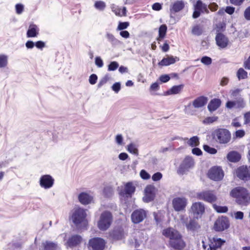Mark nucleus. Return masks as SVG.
Here are the masks:
<instances>
[{
  "label": "nucleus",
  "instance_id": "nucleus-46",
  "mask_svg": "<svg viewBox=\"0 0 250 250\" xmlns=\"http://www.w3.org/2000/svg\"><path fill=\"white\" fill-rule=\"evenodd\" d=\"M94 6L96 9L100 11H103L106 5L104 2L100 0L95 2Z\"/></svg>",
  "mask_w": 250,
  "mask_h": 250
},
{
  "label": "nucleus",
  "instance_id": "nucleus-57",
  "mask_svg": "<svg viewBox=\"0 0 250 250\" xmlns=\"http://www.w3.org/2000/svg\"><path fill=\"white\" fill-rule=\"evenodd\" d=\"M245 135V132L243 129H239L235 131V136L236 138H241Z\"/></svg>",
  "mask_w": 250,
  "mask_h": 250
},
{
  "label": "nucleus",
  "instance_id": "nucleus-15",
  "mask_svg": "<svg viewBox=\"0 0 250 250\" xmlns=\"http://www.w3.org/2000/svg\"><path fill=\"white\" fill-rule=\"evenodd\" d=\"M187 205V200L184 197L175 198L172 200V205L174 210L180 211L185 210Z\"/></svg>",
  "mask_w": 250,
  "mask_h": 250
},
{
  "label": "nucleus",
  "instance_id": "nucleus-59",
  "mask_svg": "<svg viewBox=\"0 0 250 250\" xmlns=\"http://www.w3.org/2000/svg\"><path fill=\"white\" fill-rule=\"evenodd\" d=\"M112 89L117 93L121 89V83L119 82L115 83L112 86Z\"/></svg>",
  "mask_w": 250,
  "mask_h": 250
},
{
  "label": "nucleus",
  "instance_id": "nucleus-64",
  "mask_svg": "<svg viewBox=\"0 0 250 250\" xmlns=\"http://www.w3.org/2000/svg\"><path fill=\"white\" fill-rule=\"evenodd\" d=\"M234 217L236 219L242 220L244 218V213L238 211L234 213Z\"/></svg>",
  "mask_w": 250,
  "mask_h": 250
},
{
  "label": "nucleus",
  "instance_id": "nucleus-25",
  "mask_svg": "<svg viewBox=\"0 0 250 250\" xmlns=\"http://www.w3.org/2000/svg\"><path fill=\"white\" fill-rule=\"evenodd\" d=\"M225 242V241L221 238L213 237L212 239H210L209 243L208 244L209 247L208 248V250H216L218 248H220Z\"/></svg>",
  "mask_w": 250,
  "mask_h": 250
},
{
  "label": "nucleus",
  "instance_id": "nucleus-45",
  "mask_svg": "<svg viewBox=\"0 0 250 250\" xmlns=\"http://www.w3.org/2000/svg\"><path fill=\"white\" fill-rule=\"evenodd\" d=\"M247 72L243 68H239L237 72V76L239 80L244 79L247 77Z\"/></svg>",
  "mask_w": 250,
  "mask_h": 250
},
{
  "label": "nucleus",
  "instance_id": "nucleus-35",
  "mask_svg": "<svg viewBox=\"0 0 250 250\" xmlns=\"http://www.w3.org/2000/svg\"><path fill=\"white\" fill-rule=\"evenodd\" d=\"M44 250H56L57 248V244L50 241H45L43 243Z\"/></svg>",
  "mask_w": 250,
  "mask_h": 250
},
{
  "label": "nucleus",
  "instance_id": "nucleus-36",
  "mask_svg": "<svg viewBox=\"0 0 250 250\" xmlns=\"http://www.w3.org/2000/svg\"><path fill=\"white\" fill-rule=\"evenodd\" d=\"M242 91V89L235 88L230 91V97L234 100L242 98L241 93Z\"/></svg>",
  "mask_w": 250,
  "mask_h": 250
},
{
  "label": "nucleus",
  "instance_id": "nucleus-61",
  "mask_svg": "<svg viewBox=\"0 0 250 250\" xmlns=\"http://www.w3.org/2000/svg\"><path fill=\"white\" fill-rule=\"evenodd\" d=\"M231 125L235 127H239L241 126V124L238 121V118H235L232 120Z\"/></svg>",
  "mask_w": 250,
  "mask_h": 250
},
{
  "label": "nucleus",
  "instance_id": "nucleus-33",
  "mask_svg": "<svg viewBox=\"0 0 250 250\" xmlns=\"http://www.w3.org/2000/svg\"><path fill=\"white\" fill-rule=\"evenodd\" d=\"M227 159L231 162H237L240 160L241 156L237 152L232 151L228 154Z\"/></svg>",
  "mask_w": 250,
  "mask_h": 250
},
{
  "label": "nucleus",
  "instance_id": "nucleus-1",
  "mask_svg": "<svg viewBox=\"0 0 250 250\" xmlns=\"http://www.w3.org/2000/svg\"><path fill=\"white\" fill-rule=\"evenodd\" d=\"M230 195L235 198L236 202L240 205L247 206L250 203V193L243 187L233 188L230 192Z\"/></svg>",
  "mask_w": 250,
  "mask_h": 250
},
{
  "label": "nucleus",
  "instance_id": "nucleus-52",
  "mask_svg": "<svg viewBox=\"0 0 250 250\" xmlns=\"http://www.w3.org/2000/svg\"><path fill=\"white\" fill-rule=\"evenodd\" d=\"M140 175L141 177L144 180H147L150 178V174L144 169L141 170Z\"/></svg>",
  "mask_w": 250,
  "mask_h": 250
},
{
  "label": "nucleus",
  "instance_id": "nucleus-60",
  "mask_svg": "<svg viewBox=\"0 0 250 250\" xmlns=\"http://www.w3.org/2000/svg\"><path fill=\"white\" fill-rule=\"evenodd\" d=\"M159 80L162 83H167L170 80L168 75H162L159 77Z\"/></svg>",
  "mask_w": 250,
  "mask_h": 250
},
{
  "label": "nucleus",
  "instance_id": "nucleus-17",
  "mask_svg": "<svg viewBox=\"0 0 250 250\" xmlns=\"http://www.w3.org/2000/svg\"><path fill=\"white\" fill-rule=\"evenodd\" d=\"M146 216V212L139 209L134 210L131 214V220L133 223L138 224L142 222Z\"/></svg>",
  "mask_w": 250,
  "mask_h": 250
},
{
  "label": "nucleus",
  "instance_id": "nucleus-47",
  "mask_svg": "<svg viewBox=\"0 0 250 250\" xmlns=\"http://www.w3.org/2000/svg\"><path fill=\"white\" fill-rule=\"evenodd\" d=\"M129 26V22L128 21L121 22L118 23V25L116 29L117 31L124 30L126 29Z\"/></svg>",
  "mask_w": 250,
  "mask_h": 250
},
{
  "label": "nucleus",
  "instance_id": "nucleus-43",
  "mask_svg": "<svg viewBox=\"0 0 250 250\" xmlns=\"http://www.w3.org/2000/svg\"><path fill=\"white\" fill-rule=\"evenodd\" d=\"M8 63V57L3 54L0 55V68L5 67Z\"/></svg>",
  "mask_w": 250,
  "mask_h": 250
},
{
  "label": "nucleus",
  "instance_id": "nucleus-11",
  "mask_svg": "<svg viewBox=\"0 0 250 250\" xmlns=\"http://www.w3.org/2000/svg\"><path fill=\"white\" fill-rule=\"evenodd\" d=\"M197 198L199 200H202L206 202L212 203L215 202L217 197L212 191H204L197 194Z\"/></svg>",
  "mask_w": 250,
  "mask_h": 250
},
{
  "label": "nucleus",
  "instance_id": "nucleus-28",
  "mask_svg": "<svg viewBox=\"0 0 250 250\" xmlns=\"http://www.w3.org/2000/svg\"><path fill=\"white\" fill-rule=\"evenodd\" d=\"M105 37L112 47H116L122 43L121 41L116 38L114 35L111 33L106 32Z\"/></svg>",
  "mask_w": 250,
  "mask_h": 250
},
{
  "label": "nucleus",
  "instance_id": "nucleus-23",
  "mask_svg": "<svg viewBox=\"0 0 250 250\" xmlns=\"http://www.w3.org/2000/svg\"><path fill=\"white\" fill-rule=\"evenodd\" d=\"M176 238L174 240L169 241V246L175 250H183L185 247L186 244L182 239V236Z\"/></svg>",
  "mask_w": 250,
  "mask_h": 250
},
{
  "label": "nucleus",
  "instance_id": "nucleus-31",
  "mask_svg": "<svg viewBox=\"0 0 250 250\" xmlns=\"http://www.w3.org/2000/svg\"><path fill=\"white\" fill-rule=\"evenodd\" d=\"M179 61L177 57H173V56L164 58L162 60L158 63L159 65L167 66L171 64L174 63L176 61Z\"/></svg>",
  "mask_w": 250,
  "mask_h": 250
},
{
  "label": "nucleus",
  "instance_id": "nucleus-39",
  "mask_svg": "<svg viewBox=\"0 0 250 250\" xmlns=\"http://www.w3.org/2000/svg\"><path fill=\"white\" fill-rule=\"evenodd\" d=\"M212 207L218 213H226L228 211V208L227 206H220L216 204H213Z\"/></svg>",
  "mask_w": 250,
  "mask_h": 250
},
{
  "label": "nucleus",
  "instance_id": "nucleus-6",
  "mask_svg": "<svg viewBox=\"0 0 250 250\" xmlns=\"http://www.w3.org/2000/svg\"><path fill=\"white\" fill-rule=\"evenodd\" d=\"M194 165V161L192 157L186 156L182 163L180 164L178 169V173L180 174H184L189 169L192 168Z\"/></svg>",
  "mask_w": 250,
  "mask_h": 250
},
{
  "label": "nucleus",
  "instance_id": "nucleus-55",
  "mask_svg": "<svg viewBox=\"0 0 250 250\" xmlns=\"http://www.w3.org/2000/svg\"><path fill=\"white\" fill-rule=\"evenodd\" d=\"M97 79V76L95 74H92L89 77V82L91 84H94L96 83Z\"/></svg>",
  "mask_w": 250,
  "mask_h": 250
},
{
  "label": "nucleus",
  "instance_id": "nucleus-8",
  "mask_svg": "<svg viewBox=\"0 0 250 250\" xmlns=\"http://www.w3.org/2000/svg\"><path fill=\"white\" fill-rule=\"evenodd\" d=\"M86 216L85 210L82 208H76L71 216L73 222L78 226L83 222Z\"/></svg>",
  "mask_w": 250,
  "mask_h": 250
},
{
  "label": "nucleus",
  "instance_id": "nucleus-10",
  "mask_svg": "<svg viewBox=\"0 0 250 250\" xmlns=\"http://www.w3.org/2000/svg\"><path fill=\"white\" fill-rule=\"evenodd\" d=\"M105 245L104 240L101 238H94L89 241L88 248L90 250H104Z\"/></svg>",
  "mask_w": 250,
  "mask_h": 250
},
{
  "label": "nucleus",
  "instance_id": "nucleus-21",
  "mask_svg": "<svg viewBox=\"0 0 250 250\" xmlns=\"http://www.w3.org/2000/svg\"><path fill=\"white\" fill-rule=\"evenodd\" d=\"M162 233L165 237L169 238V241L174 240L176 239V238H179L182 236L179 231L171 228L164 229Z\"/></svg>",
  "mask_w": 250,
  "mask_h": 250
},
{
  "label": "nucleus",
  "instance_id": "nucleus-4",
  "mask_svg": "<svg viewBox=\"0 0 250 250\" xmlns=\"http://www.w3.org/2000/svg\"><path fill=\"white\" fill-rule=\"evenodd\" d=\"M213 138L217 142L225 144L229 143L231 139V134L229 130L225 128H219L215 130L213 134Z\"/></svg>",
  "mask_w": 250,
  "mask_h": 250
},
{
  "label": "nucleus",
  "instance_id": "nucleus-32",
  "mask_svg": "<svg viewBox=\"0 0 250 250\" xmlns=\"http://www.w3.org/2000/svg\"><path fill=\"white\" fill-rule=\"evenodd\" d=\"M184 87V84L173 86L170 89L165 92L164 95H170L179 94Z\"/></svg>",
  "mask_w": 250,
  "mask_h": 250
},
{
  "label": "nucleus",
  "instance_id": "nucleus-3",
  "mask_svg": "<svg viewBox=\"0 0 250 250\" xmlns=\"http://www.w3.org/2000/svg\"><path fill=\"white\" fill-rule=\"evenodd\" d=\"M113 221V216L112 213L108 211L103 212L97 223L98 228L101 230H106L111 226Z\"/></svg>",
  "mask_w": 250,
  "mask_h": 250
},
{
  "label": "nucleus",
  "instance_id": "nucleus-5",
  "mask_svg": "<svg viewBox=\"0 0 250 250\" xmlns=\"http://www.w3.org/2000/svg\"><path fill=\"white\" fill-rule=\"evenodd\" d=\"M195 219L194 217L189 218L185 215L180 216L181 223L186 226L188 230L191 231H196L200 228V225Z\"/></svg>",
  "mask_w": 250,
  "mask_h": 250
},
{
  "label": "nucleus",
  "instance_id": "nucleus-41",
  "mask_svg": "<svg viewBox=\"0 0 250 250\" xmlns=\"http://www.w3.org/2000/svg\"><path fill=\"white\" fill-rule=\"evenodd\" d=\"M236 108H243L246 106V102L242 97L234 100Z\"/></svg>",
  "mask_w": 250,
  "mask_h": 250
},
{
  "label": "nucleus",
  "instance_id": "nucleus-18",
  "mask_svg": "<svg viewBox=\"0 0 250 250\" xmlns=\"http://www.w3.org/2000/svg\"><path fill=\"white\" fill-rule=\"evenodd\" d=\"M54 180L50 175H44L40 179V186L45 189L51 188L54 184Z\"/></svg>",
  "mask_w": 250,
  "mask_h": 250
},
{
  "label": "nucleus",
  "instance_id": "nucleus-37",
  "mask_svg": "<svg viewBox=\"0 0 250 250\" xmlns=\"http://www.w3.org/2000/svg\"><path fill=\"white\" fill-rule=\"evenodd\" d=\"M167 31V26L166 24L161 25L159 29V38L158 40L161 41L165 36Z\"/></svg>",
  "mask_w": 250,
  "mask_h": 250
},
{
  "label": "nucleus",
  "instance_id": "nucleus-56",
  "mask_svg": "<svg viewBox=\"0 0 250 250\" xmlns=\"http://www.w3.org/2000/svg\"><path fill=\"white\" fill-rule=\"evenodd\" d=\"M15 7L17 14L20 15L22 13L24 9L23 5L20 3L17 4L15 6Z\"/></svg>",
  "mask_w": 250,
  "mask_h": 250
},
{
  "label": "nucleus",
  "instance_id": "nucleus-38",
  "mask_svg": "<svg viewBox=\"0 0 250 250\" xmlns=\"http://www.w3.org/2000/svg\"><path fill=\"white\" fill-rule=\"evenodd\" d=\"M187 143L191 147L198 146L199 145V138L197 136H193L189 139Z\"/></svg>",
  "mask_w": 250,
  "mask_h": 250
},
{
  "label": "nucleus",
  "instance_id": "nucleus-63",
  "mask_svg": "<svg viewBox=\"0 0 250 250\" xmlns=\"http://www.w3.org/2000/svg\"><path fill=\"white\" fill-rule=\"evenodd\" d=\"M244 16L247 20L250 21V6L245 9Z\"/></svg>",
  "mask_w": 250,
  "mask_h": 250
},
{
  "label": "nucleus",
  "instance_id": "nucleus-54",
  "mask_svg": "<svg viewBox=\"0 0 250 250\" xmlns=\"http://www.w3.org/2000/svg\"><path fill=\"white\" fill-rule=\"evenodd\" d=\"M162 174L160 172L155 173L152 176V179L153 181H158L162 178Z\"/></svg>",
  "mask_w": 250,
  "mask_h": 250
},
{
  "label": "nucleus",
  "instance_id": "nucleus-26",
  "mask_svg": "<svg viewBox=\"0 0 250 250\" xmlns=\"http://www.w3.org/2000/svg\"><path fill=\"white\" fill-rule=\"evenodd\" d=\"M83 238L79 235H73L69 237L66 242L67 246L70 248L76 247L82 241Z\"/></svg>",
  "mask_w": 250,
  "mask_h": 250
},
{
  "label": "nucleus",
  "instance_id": "nucleus-53",
  "mask_svg": "<svg viewBox=\"0 0 250 250\" xmlns=\"http://www.w3.org/2000/svg\"><path fill=\"white\" fill-rule=\"evenodd\" d=\"M244 124L250 126V111L247 112L244 114Z\"/></svg>",
  "mask_w": 250,
  "mask_h": 250
},
{
  "label": "nucleus",
  "instance_id": "nucleus-40",
  "mask_svg": "<svg viewBox=\"0 0 250 250\" xmlns=\"http://www.w3.org/2000/svg\"><path fill=\"white\" fill-rule=\"evenodd\" d=\"M153 216L157 225H160L163 219L162 213L159 211L157 212H153Z\"/></svg>",
  "mask_w": 250,
  "mask_h": 250
},
{
  "label": "nucleus",
  "instance_id": "nucleus-34",
  "mask_svg": "<svg viewBox=\"0 0 250 250\" xmlns=\"http://www.w3.org/2000/svg\"><path fill=\"white\" fill-rule=\"evenodd\" d=\"M127 150L130 153L137 156L139 155V150L137 146L131 143L127 146Z\"/></svg>",
  "mask_w": 250,
  "mask_h": 250
},
{
  "label": "nucleus",
  "instance_id": "nucleus-20",
  "mask_svg": "<svg viewBox=\"0 0 250 250\" xmlns=\"http://www.w3.org/2000/svg\"><path fill=\"white\" fill-rule=\"evenodd\" d=\"M155 188L153 186H147L145 188V196L143 200L146 203L153 201L155 197Z\"/></svg>",
  "mask_w": 250,
  "mask_h": 250
},
{
  "label": "nucleus",
  "instance_id": "nucleus-16",
  "mask_svg": "<svg viewBox=\"0 0 250 250\" xmlns=\"http://www.w3.org/2000/svg\"><path fill=\"white\" fill-rule=\"evenodd\" d=\"M135 188L132 182H128L125 184L124 188L120 190L119 194L123 197L129 198L134 193Z\"/></svg>",
  "mask_w": 250,
  "mask_h": 250
},
{
  "label": "nucleus",
  "instance_id": "nucleus-50",
  "mask_svg": "<svg viewBox=\"0 0 250 250\" xmlns=\"http://www.w3.org/2000/svg\"><path fill=\"white\" fill-rule=\"evenodd\" d=\"M203 148L205 151L211 154H214L217 152V150L215 148L211 147L208 145H204Z\"/></svg>",
  "mask_w": 250,
  "mask_h": 250
},
{
  "label": "nucleus",
  "instance_id": "nucleus-24",
  "mask_svg": "<svg viewBox=\"0 0 250 250\" xmlns=\"http://www.w3.org/2000/svg\"><path fill=\"white\" fill-rule=\"evenodd\" d=\"M109 237L113 240H122L125 237V232L121 228H115L109 232Z\"/></svg>",
  "mask_w": 250,
  "mask_h": 250
},
{
  "label": "nucleus",
  "instance_id": "nucleus-42",
  "mask_svg": "<svg viewBox=\"0 0 250 250\" xmlns=\"http://www.w3.org/2000/svg\"><path fill=\"white\" fill-rule=\"evenodd\" d=\"M191 33L196 36H200L203 33L202 28L199 25H196L192 28Z\"/></svg>",
  "mask_w": 250,
  "mask_h": 250
},
{
  "label": "nucleus",
  "instance_id": "nucleus-19",
  "mask_svg": "<svg viewBox=\"0 0 250 250\" xmlns=\"http://www.w3.org/2000/svg\"><path fill=\"white\" fill-rule=\"evenodd\" d=\"M185 7V2L183 0H177L170 6V17L173 18L174 15L181 11Z\"/></svg>",
  "mask_w": 250,
  "mask_h": 250
},
{
  "label": "nucleus",
  "instance_id": "nucleus-44",
  "mask_svg": "<svg viewBox=\"0 0 250 250\" xmlns=\"http://www.w3.org/2000/svg\"><path fill=\"white\" fill-rule=\"evenodd\" d=\"M218 119V117L217 116L208 117L203 121V123L205 125H209L216 122Z\"/></svg>",
  "mask_w": 250,
  "mask_h": 250
},
{
  "label": "nucleus",
  "instance_id": "nucleus-12",
  "mask_svg": "<svg viewBox=\"0 0 250 250\" xmlns=\"http://www.w3.org/2000/svg\"><path fill=\"white\" fill-rule=\"evenodd\" d=\"M205 12L207 14L209 13L207 5L203 3L202 1L198 0L194 5V12L192 17L194 19L198 18L201 13Z\"/></svg>",
  "mask_w": 250,
  "mask_h": 250
},
{
  "label": "nucleus",
  "instance_id": "nucleus-14",
  "mask_svg": "<svg viewBox=\"0 0 250 250\" xmlns=\"http://www.w3.org/2000/svg\"><path fill=\"white\" fill-rule=\"evenodd\" d=\"M208 175L210 179L218 181L223 179L224 172L221 167H215L209 170Z\"/></svg>",
  "mask_w": 250,
  "mask_h": 250
},
{
  "label": "nucleus",
  "instance_id": "nucleus-29",
  "mask_svg": "<svg viewBox=\"0 0 250 250\" xmlns=\"http://www.w3.org/2000/svg\"><path fill=\"white\" fill-rule=\"evenodd\" d=\"M39 33V28L37 25L31 24L27 30L26 36L28 38H34L38 36Z\"/></svg>",
  "mask_w": 250,
  "mask_h": 250
},
{
  "label": "nucleus",
  "instance_id": "nucleus-27",
  "mask_svg": "<svg viewBox=\"0 0 250 250\" xmlns=\"http://www.w3.org/2000/svg\"><path fill=\"white\" fill-rule=\"evenodd\" d=\"M221 104V101L219 99L214 98L210 100L208 105V109L211 113L216 110Z\"/></svg>",
  "mask_w": 250,
  "mask_h": 250
},
{
  "label": "nucleus",
  "instance_id": "nucleus-22",
  "mask_svg": "<svg viewBox=\"0 0 250 250\" xmlns=\"http://www.w3.org/2000/svg\"><path fill=\"white\" fill-rule=\"evenodd\" d=\"M216 44L220 48H226L229 43L228 38L223 34L218 32L215 37Z\"/></svg>",
  "mask_w": 250,
  "mask_h": 250
},
{
  "label": "nucleus",
  "instance_id": "nucleus-58",
  "mask_svg": "<svg viewBox=\"0 0 250 250\" xmlns=\"http://www.w3.org/2000/svg\"><path fill=\"white\" fill-rule=\"evenodd\" d=\"M95 64L97 67L101 68L104 65V62L100 57H96L95 58Z\"/></svg>",
  "mask_w": 250,
  "mask_h": 250
},
{
  "label": "nucleus",
  "instance_id": "nucleus-62",
  "mask_svg": "<svg viewBox=\"0 0 250 250\" xmlns=\"http://www.w3.org/2000/svg\"><path fill=\"white\" fill-rule=\"evenodd\" d=\"M119 12L118 13V14L117 13V12H115V14L116 15H119V16H126V8L125 7H123V8L121 9V8H119Z\"/></svg>",
  "mask_w": 250,
  "mask_h": 250
},
{
  "label": "nucleus",
  "instance_id": "nucleus-51",
  "mask_svg": "<svg viewBox=\"0 0 250 250\" xmlns=\"http://www.w3.org/2000/svg\"><path fill=\"white\" fill-rule=\"evenodd\" d=\"M201 62L205 65H210L212 62V59L211 58L208 56H204L201 59Z\"/></svg>",
  "mask_w": 250,
  "mask_h": 250
},
{
  "label": "nucleus",
  "instance_id": "nucleus-13",
  "mask_svg": "<svg viewBox=\"0 0 250 250\" xmlns=\"http://www.w3.org/2000/svg\"><path fill=\"white\" fill-rule=\"evenodd\" d=\"M236 173L237 176L243 181L250 180V166H241L237 169Z\"/></svg>",
  "mask_w": 250,
  "mask_h": 250
},
{
  "label": "nucleus",
  "instance_id": "nucleus-2",
  "mask_svg": "<svg viewBox=\"0 0 250 250\" xmlns=\"http://www.w3.org/2000/svg\"><path fill=\"white\" fill-rule=\"evenodd\" d=\"M208 98L207 97L201 96L197 97L192 103L190 102L185 106V112L188 114L193 115L195 110L193 108H200L204 106L207 103Z\"/></svg>",
  "mask_w": 250,
  "mask_h": 250
},
{
  "label": "nucleus",
  "instance_id": "nucleus-30",
  "mask_svg": "<svg viewBox=\"0 0 250 250\" xmlns=\"http://www.w3.org/2000/svg\"><path fill=\"white\" fill-rule=\"evenodd\" d=\"M78 199L82 204L87 205L91 203L93 198L88 193L82 192L79 195Z\"/></svg>",
  "mask_w": 250,
  "mask_h": 250
},
{
  "label": "nucleus",
  "instance_id": "nucleus-49",
  "mask_svg": "<svg viewBox=\"0 0 250 250\" xmlns=\"http://www.w3.org/2000/svg\"><path fill=\"white\" fill-rule=\"evenodd\" d=\"M110 79V77L108 75H105L99 82L98 84V88L101 87L104 84L106 83Z\"/></svg>",
  "mask_w": 250,
  "mask_h": 250
},
{
  "label": "nucleus",
  "instance_id": "nucleus-7",
  "mask_svg": "<svg viewBox=\"0 0 250 250\" xmlns=\"http://www.w3.org/2000/svg\"><path fill=\"white\" fill-rule=\"evenodd\" d=\"M229 227V218L226 216L219 217L215 222L214 229L216 231H222L228 229Z\"/></svg>",
  "mask_w": 250,
  "mask_h": 250
},
{
  "label": "nucleus",
  "instance_id": "nucleus-48",
  "mask_svg": "<svg viewBox=\"0 0 250 250\" xmlns=\"http://www.w3.org/2000/svg\"><path fill=\"white\" fill-rule=\"evenodd\" d=\"M119 67V63L115 61L111 62L108 65V71H115Z\"/></svg>",
  "mask_w": 250,
  "mask_h": 250
},
{
  "label": "nucleus",
  "instance_id": "nucleus-9",
  "mask_svg": "<svg viewBox=\"0 0 250 250\" xmlns=\"http://www.w3.org/2000/svg\"><path fill=\"white\" fill-rule=\"evenodd\" d=\"M205 209L204 204L201 202H195L192 204L190 211L194 218L198 219L205 212Z\"/></svg>",
  "mask_w": 250,
  "mask_h": 250
}]
</instances>
